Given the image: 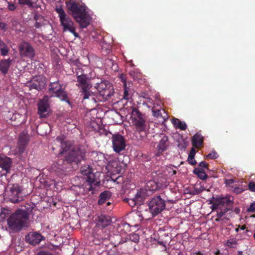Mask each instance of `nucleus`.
I'll use <instances>...</instances> for the list:
<instances>
[{"label":"nucleus","instance_id":"nucleus-1","mask_svg":"<svg viewBox=\"0 0 255 255\" xmlns=\"http://www.w3.org/2000/svg\"><path fill=\"white\" fill-rule=\"evenodd\" d=\"M69 12L82 28L86 27L91 21V16L88 13V9L83 3L76 2L73 0L66 2Z\"/></svg>","mask_w":255,"mask_h":255},{"label":"nucleus","instance_id":"nucleus-2","mask_svg":"<svg viewBox=\"0 0 255 255\" xmlns=\"http://www.w3.org/2000/svg\"><path fill=\"white\" fill-rule=\"evenodd\" d=\"M8 229L12 232L20 230L28 225V213L23 210L18 209L7 219Z\"/></svg>","mask_w":255,"mask_h":255},{"label":"nucleus","instance_id":"nucleus-3","mask_svg":"<svg viewBox=\"0 0 255 255\" xmlns=\"http://www.w3.org/2000/svg\"><path fill=\"white\" fill-rule=\"evenodd\" d=\"M148 206L150 214L147 210H145L141 215H139V216L146 219L151 218L160 213L165 208V203L159 196H157L151 199Z\"/></svg>","mask_w":255,"mask_h":255},{"label":"nucleus","instance_id":"nucleus-4","mask_svg":"<svg viewBox=\"0 0 255 255\" xmlns=\"http://www.w3.org/2000/svg\"><path fill=\"white\" fill-rule=\"evenodd\" d=\"M233 200V197L231 196L215 199L213 201L211 208L213 210H218V216L221 217L228 210V207L232 204Z\"/></svg>","mask_w":255,"mask_h":255},{"label":"nucleus","instance_id":"nucleus-5","mask_svg":"<svg viewBox=\"0 0 255 255\" xmlns=\"http://www.w3.org/2000/svg\"><path fill=\"white\" fill-rule=\"evenodd\" d=\"M56 11L58 14L60 21L63 27L64 31H69L77 36L75 28L72 20L67 15L64 10L60 7H56Z\"/></svg>","mask_w":255,"mask_h":255},{"label":"nucleus","instance_id":"nucleus-6","mask_svg":"<svg viewBox=\"0 0 255 255\" xmlns=\"http://www.w3.org/2000/svg\"><path fill=\"white\" fill-rule=\"evenodd\" d=\"M77 81L78 86L82 88L84 99L89 98L90 96L92 95L93 93L89 91L91 86L88 82L87 78L83 74L77 75Z\"/></svg>","mask_w":255,"mask_h":255},{"label":"nucleus","instance_id":"nucleus-7","mask_svg":"<svg viewBox=\"0 0 255 255\" xmlns=\"http://www.w3.org/2000/svg\"><path fill=\"white\" fill-rule=\"evenodd\" d=\"M130 119L131 123L135 127L137 130L141 131L144 130L145 121L141 114L137 110L134 109L132 111Z\"/></svg>","mask_w":255,"mask_h":255},{"label":"nucleus","instance_id":"nucleus-8","mask_svg":"<svg viewBox=\"0 0 255 255\" xmlns=\"http://www.w3.org/2000/svg\"><path fill=\"white\" fill-rule=\"evenodd\" d=\"M97 88L100 95L106 100L110 97L114 93L113 86L107 81H103L98 84Z\"/></svg>","mask_w":255,"mask_h":255},{"label":"nucleus","instance_id":"nucleus-9","mask_svg":"<svg viewBox=\"0 0 255 255\" xmlns=\"http://www.w3.org/2000/svg\"><path fill=\"white\" fill-rule=\"evenodd\" d=\"M50 91L52 93L53 96L57 97L62 101H65L67 95L63 90L62 86L58 82H53L50 84Z\"/></svg>","mask_w":255,"mask_h":255},{"label":"nucleus","instance_id":"nucleus-10","mask_svg":"<svg viewBox=\"0 0 255 255\" xmlns=\"http://www.w3.org/2000/svg\"><path fill=\"white\" fill-rule=\"evenodd\" d=\"M112 141L113 149L116 152H120L125 149V140L121 135H114L112 138Z\"/></svg>","mask_w":255,"mask_h":255},{"label":"nucleus","instance_id":"nucleus-11","mask_svg":"<svg viewBox=\"0 0 255 255\" xmlns=\"http://www.w3.org/2000/svg\"><path fill=\"white\" fill-rule=\"evenodd\" d=\"M20 55L22 57L32 58L35 55L34 50L31 45L27 42H22L19 47Z\"/></svg>","mask_w":255,"mask_h":255},{"label":"nucleus","instance_id":"nucleus-12","mask_svg":"<svg viewBox=\"0 0 255 255\" xmlns=\"http://www.w3.org/2000/svg\"><path fill=\"white\" fill-rule=\"evenodd\" d=\"M48 102V97L45 96L38 104V112L41 118L46 117L49 115V105Z\"/></svg>","mask_w":255,"mask_h":255},{"label":"nucleus","instance_id":"nucleus-13","mask_svg":"<svg viewBox=\"0 0 255 255\" xmlns=\"http://www.w3.org/2000/svg\"><path fill=\"white\" fill-rule=\"evenodd\" d=\"M46 84V79L42 76H37L32 78L28 86L30 89H41Z\"/></svg>","mask_w":255,"mask_h":255},{"label":"nucleus","instance_id":"nucleus-14","mask_svg":"<svg viewBox=\"0 0 255 255\" xmlns=\"http://www.w3.org/2000/svg\"><path fill=\"white\" fill-rule=\"evenodd\" d=\"M169 143L167 136L161 134L160 140L158 143L156 148V155L160 156L162 153L166 150L169 147Z\"/></svg>","mask_w":255,"mask_h":255},{"label":"nucleus","instance_id":"nucleus-15","mask_svg":"<svg viewBox=\"0 0 255 255\" xmlns=\"http://www.w3.org/2000/svg\"><path fill=\"white\" fill-rule=\"evenodd\" d=\"M25 239L26 242L29 244L32 245H36L43 240L44 237L38 233L32 232L28 234L25 237Z\"/></svg>","mask_w":255,"mask_h":255},{"label":"nucleus","instance_id":"nucleus-16","mask_svg":"<svg viewBox=\"0 0 255 255\" xmlns=\"http://www.w3.org/2000/svg\"><path fill=\"white\" fill-rule=\"evenodd\" d=\"M68 154V156H66L67 160L78 162L83 158L85 153L81 150L77 151L70 150Z\"/></svg>","mask_w":255,"mask_h":255},{"label":"nucleus","instance_id":"nucleus-17","mask_svg":"<svg viewBox=\"0 0 255 255\" xmlns=\"http://www.w3.org/2000/svg\"><path fill=\"white\" fill-rule=\"evenodd\" d=\"M10 199L13 203H16L22 199L20 196L21 190L18 185H13L10 189Z\"/></svg>","mask_w":255,"mask_h":255},{"label":"nucleus","instance_id":"nucleus-18","mask_svg":"<svg viewBox=\"0 0 255 255\" xmlns=\"http://www.w3.org/2000/svg\"><path fill=\"white\" fill-rule=\"evenodd\" d=\"M81 174L86 178L87 181L89 184H92L94 182L95 175L92 171L91 168L89 165L84 166L81 167L80 170Z\"/></svg>","mask_w":255,"mask_h":255},{"label":"nucleus","instance_id":"nucleus-19","mask_svg":"<svg viewBox=\"0 0 255 255\" xmlns=\"http://www.w3.org/2000/svg\"><path fill=\"white\" fill-rule=\"evenodd\" d=\"M145 198L144 192L143 190H141L137 192L133 199L129 200L128 204L131 206H133L136 204H140L143 201Z\"/></svg>","mask_w":255,"mask_h":255},{"label":"nucleus","instance_id":"nucleus-20","mask_svg":"<svg viewBox=\"0 0 255 255\" xmlns=\"http://www.w3.org/2000/svg\"><path fill=\"white\" fill-rule=\"evenodd\" d=\"M11 162V159L9 157L6 156L0 157V167L6 172H8L9 170Z\"/></svg>","mask_w":255,"mask_h":255},{"label":"nucleus","instance_id":"nucleus-21","mask_svg":"<svg viewBox=\"0 0 255 255\" xmlns=\"http://www.w3.org/2000/svg\"><path fill=\"white\" fill-rule=\"evenodd\" d=\"M11 60L10 59L3 60L0 61V71L3 74L7 73L10 67Z\"/></svg>","mask_w":255,"mask_h":255},{"label":"nucleus","instance_id":"nucleus-22","mask_svg":"<svg viewBox=\"0 0 255 255\" xmlns=\"http://www.w3.org/2000/svg\"><path fill=\"white\" fill-rule=\"evenodd\" d=\"M171 121L172 123L176 128L184 130L187 128L186 125L184 122H181L177 119H173Z\"/></svg>","mask_w":255,"mask_h":255},{"label":"nucleus","instance_id":"nucleus-23","mask_svg":"<svg viewBox=\"0 0 255 255\" xmlns=\"http://www.w3.org/2000/svg\"><path fill=\"white\" fill-rule=\"evenodd\" d=\"M111 196V194L110 192L105 191L102 193L99 197L98 200L99 204H103L107 200H109Z\"/></svg>","mask_w":255,"mask_h":255},{"label":"nucleus","instance_id":"nucleus-24","mask_svg":"<svg viewBox=\"0 0 255 255\" xmlns=\"http://www.w3.org/2000/svg\"><path fill=\"white\" fill-rule=\"evenodd\" d=\"M203 142L202 137L200 134H196L192 138V144L196 147H198L202 145Z\"/></svg>","mask_w":255,"mask_h":255},{"label":"nucleus","instance_id":"nucleus-25","mask_svg":"<svg viewBox=\"0 0 255 255\" xmlns=\"http://www.w3.org/2000/svg\"><path fill=\"white\" fill-rule=\"evenodd\" d=\"M99 221L103 227H106L108 226L112 222L110 217L105 215L100 216L99 217Z\"/></svg>","mask_w":255,"mask_h":255},{"label":"nucleus","instance_id":"nucleus-26","mask_svg":"<svg viewBox=\"0 0 255 255\" xmlns=\"http://www.w3.org/2000/svg\"><path fill=\"white\" fill-rule=\"evenodd\" d=\"M194 173L201 179H205L207 178V175L203 169L196 168L194 170Z\"/></svg>","mask_w":255,"mask_h":255},{"label":"nucleus","instance_id":"nucleus-27","mask_svg":"<svg viewBox=\"0 0 255 255\" xmlns=\"http://www.w3.org/2000/svg\"><path fill=\"white\" fill-rule=\"evenodd\" d=\"M238 241L235 238H231L229 239L226 245L227 246L230 248H235L237 246Z\"/></svg>","mask_w":255,"mask_h":255},{"label":"nucleus","instance_id":"nucleus-28","mask_svg":"<svg viewBox=\"0 0 255 255\" xmlns=\"http://www.w3.org/2000/svg\"><path fill=\"white\" fill-rule=\"evenodd\" d=\"M56 142L58 143H59L60 144L61 148H64V149L63 150V151L60 153V154H65L67 151V150L66 148L67 143L65 142L62 141L61 140V139L59 138H57L56 139Z\"/></svg>","mask_w":255,"mask_h":255},{"label":"nucleus","instance_id":"nucleus-29","mask_svg":"<svg viewBox=\"0 0 255 255\" xmlns=\"http://www.w3.org/2000/svg\"><path fill=\"white\" fill-rule=\"evenodd\" d=\"M34 0H18L19 3L21 4H26L29 6H33V1Z\"/></svg>","mask_w":255,"mask_h":255},{"label":"nucleus","instance_id":"nucleus-30","mask_svg":"<svg viewBox=\"0 0 255 255\" xmlns=\"http://www.w3.org/2000/svg\"><path fill=\"white\" fill-rule=\"evenodd\" d=\"M0 49L2 55L5 56L7 54L8 50L7 46L5 44L0 47Z\"/></svg>","mask_w":255,"mask_h":255},{"label":"nucleus","instance_id":"nucleus-31","mask_svg":"<svg viewBox=\"0 0 255 255\" xmlns=\"http://www.w3.org/2000/svg\"><path fill=\"white\" fill-rule=\"evenodd\" d=\"M124 98L126 100H128L130 98L129 94H128V88L126 86H124Z\"/></svg>","mask_w":255,"mask_h":255},{"label":"nucleus","instance_id":"nucleus-32","mask_svg":"<svg viewBox=\"0 0 255 255\" xmlns=\"http://www.w3.org/2000/svg\"><path fill=\"white\" fill-rule=\"evenodd\" d=\"M206 157L210 158L211 159H216L218 157V154L216 152L213 151L210 154L207 155Z\"/></svg>","mask_w":255,"mask_h":255},{"label":"nucleus","instance_id":"nucleus-33","mask_svg":"<svg viewBox=\"0 0 255 255\" xmlns=\"http://www.w3.org/2000/svg\"><path fill=\"white\" fill-rule=\"evenodd\" d=\"M154 116L159 117V116H162V113L165 114L164 110H157L156 111H153Z\"/></svg>","mask_w":255,"mask_h":255},{"label":"nucleus","instance_id":"nucleus-34","mask_svg":"<svg viewBox=\"0 0 255 255\" xmlns=\"http://www.w3.org/2000/svg\"><path fill=\"white\" fill-rule=\"evenodd\" d=\"M247 210L249 212H255V202L251 204Z\"/></svg>","mask_w":255,"mask_h":255},{"label":"nucleus","instance_id":"nucleus-35","mask_svg":"<svg viewBox=\"0 0 255 255\" xmlns=\"http://www.w3.org/2000/svg\"><path fill=\"white\" fill-rule=\"evenodd\" d=\"M249 187L250 190L255 192V182H250L249 184Z\"/></svg>","mask_w":255,"mask_h":255},{"label":"nucleus","instance_id":"nucleus-36","mask_svg":"<svg viewBox=\"0 0 255 255\" xmlns=\"http://www.w3.org/2000/svg\"><path fill=\"white\" fill-rule=\"evenodd\" d=\"M188 160L191 165H195L196 163V162L194 159V157L188 156Z\"/></svg>","mask_w":255,"mask_h":255},{"label":"nucleus","instance_id":"nucleus-37","mask_svg":"<svg viewBox=\"0 0 255 255\" xmlns=\"http://www.w3.org/2000/svg\"><path fill=\"white\" fill-rule=\"evenodd\" d=\"M130 239L134 242H137L138 241V237L136 234H132L130 237Z\"/></svg>","mask_w":255,"mask_h":255},{"label":"nucleus","instance_id":"nucleus-38","mask_svg":"<svg viewBox=\"0 0 255 255\" xmlns=\"http://www.w3.org/2000/svg\"><path fill=\"white\" fill-rule=\"evenodd\" d=\"M15 8H16V6L14 3H9V2L8 3V8L10 10H13L15 9Z\"/></svg>","mask_w":255,"mask_h":255},{"label":"nucleus","instance_id":"nucleus-39","mask_svg":"<svg viewBox=\"0 0 255 255\" xmlns=\"http://www.w3.org/2000/svg\"><path fill=\"white\" fill-rule=\"evenodd\" d=\"M195 153V149L193 147L191 149L188 156L194 157Z\"/></svg>","mask_w":255,"mask_h":255},{"label":"nucleus","instance_id":"nucleus-40","mask_svg":"<svg viewBox=\"0 0 255 255\" xmlns=\"http://www.w3.org/2000/svg\"><path fill=\"white\" fill-rule=\"evenodd\" d=\"M199 166L201 167H207L208 166V164L205 161H202L200 163Z\"/></svg>","mask_w":255,"mask_h":255},{"label":"nucleus","instance_id":"nucleus-41","mask_svg":"<svg viewBox=\"0 0 255 255\" xmlns=\"http://www.w3.org/2000/svg\"><path fill=\"white\" fill-rule=\"evenodd\" d=\"M37 255H53L51 254H50L45 252H41L39 253Z\"/></svg>","mask_w":255,"mask_h":255},{"label":"nucleus","instance_id":"nucleus-42","mask_svg":"<svg viewBox=\"0 0 255 255\" xmlns=\"http://www.w3.org/2000/svg\"><path fill=\"white\" fill-rule=\"evenodd\" d=\"M233 182H234V180L232 179H229V180H226V183L228 185H231Z\"/></svg>","mask_w":255,"mask_h":255},{"label":"nucleus","instance_id":"nucleus-43","mask_svg":"<svg viewBox=\"0 0 255 255\" xmlns=\"http://www.w3.org/2000/svg\"><path fill=\"white\" fill-rule=\"evenodd\" d=\"M121 78L122 80V81L124 83V86H126V81H125V76L124 75H122L121 76Z\"/></svg>","mask_w":255,"mask_h":255},{"label":"nucleus","instance_id":"nucleus-44","mask_svg":"<svg viewBox=\"0 0 255 255\" xmlns=\"http://www.w3.org/2000/svg\"><path fill=\"white\" fill-rule=\"evenodd\" d=\"M118 165V162L116 161H113L111 163V166L113 167H115V166H117Z\"/></svg>","mask_w":255,"mask_h":255},{"label":"nucleus","instance_id":"nucleus-45","mask_svg":"<svg viewBox=\"0 0 255 255\" xmlns=\"http://www.w3.org/2000/svg\"><path fill=\"white\" fill-rule=\"evenodd\" d=\"M169 172H171V175H174L176 174V170H173V169H169Z\"/></svg>","mask_w":255,"mask_h":255},{"label":"nucleus","instance_id":"nucleus-46","mask_svg":"<svg viewBox=\"0 0 255 255\" xmlns=\"http://www.w3.org/2000/svg\"><path fill=\"white\" fill-rule=\"evenodd\" d=\"M235 192H236L237 193H240V192H242V190L238 188V189L235 190Z\"/></svg>","mask_w":255,"mask_h":255},{"label":"nucleus","instance_id":"nucleus-47","mask_svg":"<svg viewBox=\"0 0 255 255\" xmlns=\"http://www.w3.org/2000/svg\"><path fill=\"white\" fill-rule=\"evenodd\" d=\"M0 26L2 28H4L5 27V24L4 23H1L0 24Z\"/></svg>","mask_w":255,"mask_h":255},{"label":"nucleus","instance_id":"nucleus-48","mask_svg":"<svg viewBox=\"0 0 255 255\" xmlns=\"http://www.w3.org/2000/svg\"><path fill=\"white\" fill-rule=\"evenodd\" d=\"M238 255H243V252L241 251H239L238 252Z\"/></svg>","mask_w":255,"mask_h":255},{"label":"nucleus","instance_id":"nucleus-49","mask_svg":"<svg viewBox=\"0 0 255 255\" xmlns=\"http://www.w3.org/2000/svg\"><path fill=\"white\" fill-rule=\"evenodd\" d=\"M110 166H111V163H109L108 164V168L110 169Z\"/></svg>","mask_w":255,"mask_h":255},{"label":"nucleus","instance_id":"nucleus-50","mask_svg":"<svg viewBox=\"0 0 255 255\" xmlns=\"http://www.w3.org/2000/svg\"><path fill=\"white\" fill-rule=\"evenodd\" d=\"M108 255H116L114 253H111L109 254Z\"/></svg>","mask_w":255,"mask_h":255},{"label":"nucleus","instance_id":"nucleus-51","mask_svg":"<svg viewBox=\"0 0 255 255\" xmlns=\"http://www.w3.org/2000/svg\"><path fill=\"white\" fill-rule=\"evenodd\" d=\"M39 26H40V24H39L38 23H37L36 24V26L37 27H39Z\"/></svg>","mask_w":255,"mask_h":255},{"label":"nucleus","instance_id":"nucleus-52","mask_svg":"<svg viewBox=\"0 0 255 255\" xmlns=\"http://www.w3.org/2000/svg\"><path fill=\"white\" fill-rule=\"evenodd\" d=\"M163 119L167 118V116H166H166H163Z\"/></svg>","mask_w":255,"mask_h":255},{"label":"nucleus","instance_id":"nucleus-53","mask_svg":"<svg viewBox=\"0 0 255 255\" xmlns=\"http://www.w3.org/2000/svg\"><path fill=\"white\" fill-rule=\"evenodd\" d=\"M241 229L242 230H244L245 229V227L244 226H242V228H241Z\"/></svg>","mask_w":255,"mask_h":255},{"label":"nucleus","instance_id":"nucleus-54","mask_svg":"<svg viewBox=\"0 0 255 255\" xmlns=\"http://www.w3.org/2000/svg\"><path fill=\"white\" fill-rule=\"evenodd\" d=\"M239 228H237L236 229V232H238L239 231Z\"/></svg>","mask_w":255,"mask_h":255},{"label":"nucleus","instance_id":"nucleus-55","mask_svg":"<svg viewBox=\"0 0 255 255\" xmlns=\"http://www.w3.org/2000/svg\"><path fill=\"white\" fill-rule=\"evenodd\" d=\"M110 202H108V203H107V205H110Z\"/></svg>","mask_w":255,"mask_h":255},{"label":"nucleus","instance_id":"nucleus-56","mask_svg":"<svg viewBox=\"0 0 255 255\" xmlns=\"http://www.w3.org/2000/svg\"><path fill=\"white\" fill-rule=\"evenodd\" d=\"M45 134H47V131H45Z\"/></svg>","mask_w":255,"mask_h":255},{"label":"nucleus","instance_id":"nucleus-57","mask_svg":"<svg viewBox=\"0 0 255 255\" xmlns=\"http://www.w3.org/2000/svg\"><path fill=\"white\" fill-rule=\"evenodd\" d=\"M254 237L255 238V234L254 235Z\"/></svg>","mask_w":255,"mask_h":255}]
</instances>
